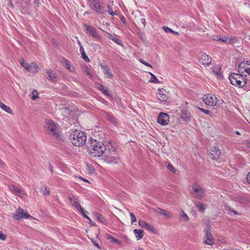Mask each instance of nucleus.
Returning <instances> with one entry per match:
<instances>
[{
	"instance_id": "1",
	"label": "nucleus",
	"mask_w": 250,
	"mask_h": 250,
	"mask_svg": "<svg viewBox=\"0 0 250 250\" xmlns=\"http://www.w3.org/2000/svg\"><path fill=\"white\" fill-rule=\"evenodd\" d=\"M87 147L92 157H99L104 155V159L107 163H117L118 157L116 153V148L111 142H107L104 145L96 139H91L88 142Z\"/></svg>"
},
{
	"instance_id": "2",
	"label": "nucleus",
	"mask_w": 250,
	"mask_h": 250,
	"mask_svg": "<svg viewBox=\"0 0 250 250\" xmlns=\"http://www.w3.org/2000/svg\"><path fill=\"white\" fill-rule=\"evenodd\" d=\"M70 139L74 146L81 147L85 144L87 137L84 132L75 130L70 134Z\"/></svg>"
},
{
	"instance_id": "3",
	"label": "nucleus",
	"mask_w": 250,
	"mask_h": 250,
	"mask_svg": "<svg viewBox=\"0 0 250 250\" xmlns=\"http://www.w3.org/2000/svg\"><path fill=\"white\" fill-rule=\"evenodd\" d=\"M46 127L48 134L56 139H60V131L59 125L56 124L52 120H49L46 122Z\"/></svg>"
},
{
	"instance_id": "4",
	"label": "nucleus",
	"mask_w": 250,
	"mask_h": 250,
	"mask_svg": "<svg viewBox=\"0 0 250 250\" xmlns=\"http://www.w3.org/2000/svg\"><path fill=\"white\" fill-rule=\"evenodd\" d=\"M191 188V194L193 195L195 198L202 199L205 196L206 190L196 182H194L192 184Z\"/></svg>"
},
{
	"instance_id": "5",
	"label": "nucleus",
	"mask_w": 250,
	"mask_h": 250,
	"mask_svg": "<svg viewBox=\"0 0 250 250\" xmlns=\"http://www.w3.org/2000/svg\"><path fill=\"white\" fill-rule=\"evenodd\" d=\"M20 64L28 72L36 73L40 68L36 62L27 63L22 58L20 60Z\"/></svg>"
},
{
	"instance_id": "6",
	"label": "nucleus",
	"mask_w": 250,
	"mask_h": 250,
	"mask_svg": "<svg viewBox=\"0 0 250 250\" xmlns=\"http://www.w3.org/2000/svg\"><path fill=\"white\" fill-rule=\"evenodd\" d=\"M204 232H205V235L203 243L208 245L212 246L214 243V239L211 232V226L210 225L208 224L207 225Z\"/></svg>"
},
{
	"instance_id": "7",
	"label": "nucleus",
	"mask_w": 250,
	"mask_h": 250,
	"mask_svg": "<svg viewBox=\"0 0 250 250\" xmlns=\"http://www.w3.org/2000/svg\"><path fill=\"white\" fill-rule=\"evenodd\" d=\"M166 91L164 89H158L157 93V97L160 101L163 103L164 104L168 105L170 102V99L167 94Z\"/></svg>"
},
{
	"instance_id": "8",
	"label": "nucleus",
	"mask_w": 250,
	"mask_h": 250,
	"mask_svg": "<svg viewBox=\"0 0 250 250\" xmlns=\"http://www.w3.org/2000/svg\"><path fill=\"white\" fill-rule=\"evenodd\" d=\"M203 101L208 105L214 106L217 104V98L214 95L208 94L204 96Z\"/></svg>"
},
{
	"instance_id": "9",
	"label": "nucleus",
	"mask_w": 250,
	"mask_h": 250,
	"mask_svg": "<svg viewBox=\"0 0 250 250\" xmlns=\"http://www.w3.org/2000/svg\"><path fill=\"white\" fill-rule=\"evenodd\" d=\"M13 217L16 220H20L23 218L26 219L31 218V216L29 214L24 212L23 209L20 207L13 214Z\"/></svg>"
},
{
	"instance_id": "10",
	"label": "nucleus",
	"mask_w": 250,
	"mask_h": 250,
	"mask_svg": "<svg viewBox=\"0 0 250 250\" xmlns=\"http://www.w3.org/2000/svg\"><path fill=\"white\" fill-rule=\"evenodd\" d=\"M157 123L161 125H166L168 124L169 121V117L167 113L161 112L158 118Z\"/></svg>"
},
{
	"instance_id": "11",
	"label": "nucleus",
	"mask_w": 250,
	"mask_h": 250,
	"mask_svg": "<svg viewBox=\"0 0 250 250\" xmlns=\"http://www.w3.org/2000/svg\"><path fill=\"white\" fill-rule=\"evenodd\" d=\"M84 26L86 29V33L89 36L95 38L96 39H99L100 36L97 32L96 28L90 26L88 25L85 24Z\"/></svg>"
},
{
	"instance_id": "12",
	"label": "nucleus",
	"mask_w": 250,
	"mask_h": 250,
	"mask_svg": "<svg viewBox=\"0 0 250 250\" xmlns=\"http://www.w3.org/2000/svg\"><path fill=\"white\" fill-rule=\"evenodd\" d=\"M248 62V61H246V62L245 63V62L244 61L243 62H241V63L239 64V73H232L229 76V78H235L234 76L237 75L240 76V77H243V75L241 74L240 73H243V71L241 70L242 68H244V71L248 73V75H250V68H244V65L245 64L247 63Z\"/></svg>"
},
{
	"instance_id": "13",
	"label": "nucleus",
	"mask_w": 250,
	"mask_h": 250,
	"mask_svg": "<svg viewBox=\"0 0 250 250\" xmlns=\"http://www.w3.org/2000/svg\"><path fill=\"white\" fill-rule=\"evenodd\" d=\"M221 154V151L216 146L211 147L208 156L212 160H217Z\"/></svg>"
},
{
	"instance_id": "14",
	"label": "nucleus",
	"mask_w": 250,
	"mask_h": 250,
	"mask_svg": "<svg viewBox=\"0 0 250 250\" xmlns=\"http://www.w3.org/2000/svg\"><path fill=\"white\" fill-rule=\"evenodd\" d=\"M211 58L205 54H203L199 59V63L205 66H208L211 62Z\"/></svg>"
},
{
	"instance_id": "15",
	"label": "nucleus",
	"mask_w": 250,
	"mask_h": 250,
	"mask_svg": "<svg viewBox=\"0 0 250 250\" xmlns=\"http://www.w3.org/2000/svg\"><path fill=\"white\" fill-rule=\"evenodd\" d=\"M230 83L236 86H238L239 88L243 87L247 83V79H242L243 81L239 79H229Z\"/></svg>"
},
{
	"instance_id": "16",
	"label": "nucleus",
	"mask_w": 250,
	"mask_h": 250,
	"mask_svg": "<svg viewBox=\"0 0 250 250\" xmlns=\"http://www.w3.org/2000/svg\"><path fill=\"white\" fill-rule=\"evenodd\" d=\"M103 112L106 120L108 122H110L111 124L115 125H117V119L113 115L112 113H108L106 111H104Z\"/></svg>"
},
{
	"instance_id": "17",
	"label": "nucleus",
	"mask_w": 250,
	"mask_h": 250,
	"mask_svg": "<svg viewBox=\"0 0 250 250\" xmlns=\"http://www.w3.org/2000/svg\"><path fill=\"white\" fill-rule=\"evenodd\" d=\"M179 115L185 121L188 122L190 120V114L186 110H182Z\"/></svg>"
},
{
	"instance_id": "18",
	"label": "nucleus",
	"mask_w": 250,
	"mask_h": 250,
	"mask_svg": "<svg viewBox=\"0 0 250 250\" xmlns=\"http://www.w3.org/2000/svg\"><path fill=\"white\" fill-rule=\"evenodd\" d=\"M101 68L104 71V72L107 74V77L111 78L113 77L112 73L110 71L109 67L105 64L102 63L100 65Z\"/></svg>"
},
{
	"instance_id": "19",
	"label": "nucleus",
	"mask_w": 250,
	"mask_h": 250,
	"mask_svg": "<svg viewBox=\"0 0 250 250\" xmlns=\"http://www.w3.org/2000/svg\"><path fill=\"white\" fill-rule=\"evenodd\" d=\"M214 40L217 41H222L223 42L227 43H232L233 42L234 39L231 38V39H228L226 37H224L223 38L218 37H216V38L213 39Z\"/></svg>"
},
{
	"instance_id": "20",
	"label": "nucleus",
	"mask_w": 250,
	"mask_h": 250,
	"mask_svg": "<svg viewBox=\"0 0 250 250\" xmlns=\"http://www.w3.org/2000/svg\"><path fill=\"white\" fill-rule=\"evenodd\" d=\"M133 232L137 240H140L143 237L144 230L143 229H135L133 230Z\"/></svg>"
},
{
	"instance_id": "21",
	"label": "nucleus",
	"mask_w": 250,
	"mask_h": 250,
	"mask_svg": "<svg viewBox=\"0 0 250 250\" xmlns=\"http://www.w3.org/2000/svg\"><path fill=\"white\" fill-rule=\"evenodd\" d=\"M236 201L243 204H247L249 203L250 200L247 197L238 196L236 197Z\"/></svg>"
},
{
	"instance_id": "22",
	"label": "nucleus",
	"mask_w": 250,
	"mask_h": 250,
	"mask_svg": "<svg viewBox=\"0 0 250 250\" xmlns=\"http://www.w3.org/2000/svg\"><path fill=\"white\" fill-rule=\"evenodd\" d=\"M107 37L114 41L119 45L122 44V42L118 38L116 35H113L110 33H107Z\"/></svg>"
},
{
	"instance_id": "23",
	"label": "nucleus",
	"mask_w": 250,
	"mask_h": 250,
	"mask_svg": "<svg viewBox=\"0 0 250 250\" xmlns=\"http://www.w3.org/2000/svg\"><path fill=\"white\" fill-rule=\"evenodd\" d=\"M95 85L96 88L102 91L104 95L107 96L110 95L108 91L104 88V85L97 83H96Z\"/></svg>"
},
{
	"instance_id": "24",
	"label": "nucleus",
	"mask_w": 250,
	"mask_h": 250,
	"mask_svg": "<svg viewBox=\"0 0 250 250\" xmlns=\"http://www.w3.org/2000/svg\"><path fill=\"white\" fill-rule=\"evenodd\" d=\"M213 73L218 77H223L222 73L221 71V67L220 65H216L212 68Z\"/></svg>"
},
{
	"instance_id": "25",
	"label": "nucleus",
	"mask_w": 250,
	"mask_h": 250,
	"mask_svg": "<svg viewBox=\"0 0 250 250\" xmlns=\"http://www.w3.org/2000/svg\"><path fill=\"white\" fill-rule=\"evenodd\" d=\"M156 212L160 213L161 214L165 216L167 218H171L172 217L171 214L170 212H167V211L161 208H158L156 210Z\"/></svg>"
},
{
	"instance_id": "26",
	"label": "nucleus",
	"mask_w": 250,
	"mask_h": 250,
	"mask_svg": "<svg viewBox=\"0 0 250 250\" xmlns=\"http://www.w3.org/2000/svg\"><path fill=\"white\" fill-rule=\"evenodd\" d=\"M105 238L107 240H110V241L111 242H114L119 245H121L122 244V242L121 241H120L119 240H118L117 239L114 238L113 236H112L111 235H110L108 234H106L105 235Z\"/></svg>"
},
{
	"instance_id": "27",
	"label": "nucleus",
	"mask_w": 250,
	"mask_h": 250,
	"mask_svg": "<svg viewBox=\"0 0 250 250\" xmlns=\"http://www.w3.org/2000/svg\"><path fill=\"white\" fill-rule=\"evenodd\" d=\"M194 204L198 211L202 212L205 211L206 208L205 207L203 203L198 202H195Z\"/></svg>"
},
{
	"instance_id": "28",
	"label": "nucleus",
	"mask_w": 250,
	"mask_h": 250,
	"mask_svg": "<svg viewBox=\"0 0 250 250\" xmlns=\"http://www.w3.org/2000/svg\"><path fill=\"white\" fill-rule=\"evenodd\" d=\"M62 63L63 64V66L67 68L70 71H72L73 70V68L71 69L70 62L66 59H65L64 58H62Z\"/></svg>"
},
{
	"instance_id": "29",
	"label": "nucleus",
	"mask_w": 250,
	"mask_h": 250,
	"mask_svg": "<svg viewBox=\"0 0 250 250\" xmlns=\"http://www.w3.org/2000/svg\"><path fill=\"white\" fill-rule=\"evenodd\" d=\"M73 206L74 207H75L78 211L80 212H83V208L79 203L78 199L76 198H74V201L73 202Z\"/></svg>"
},
{
	"instance_id": "30",
	"label": "nucleus",
	"mask_w": 250,
	"mask_h": 250,
	"mask_svg": "<svg viewBox=\"0 0 250 250\" xmlns=\"http://www.w3.org/2000/svg\"><path fill=\"white\" fill-rule=\"evenodd\" d=\"M0 107L5 111L8 113H12V110L10 107L6 105L2 102H0Z\"/></svg>"
},
{
	"instance_id": "31",
	"label": "nucleus",
	"mask_w": 250,
	"mask_h": 250,
	"mask_svg": "<svg viewBox=\"0 0 250 250\" xmlns=\"http://www.w3.org/2000/svg\"><path fill=\"white\" fill-rule=\"evenodd\" d=\"M94 216L96 218L98 221H99L100 222L104 223L105 221V218L104 217V216L98 212H95L94 213Z\"/></svg>"
},
{
	"instance_id": "32",
	"label": "nucleus",
	"mask_w": 250,
	"mask_h": 250,
	"mask_svg": "<svg viewBox=\"0 0 250 250\" xmlns=\"http://www.w3.org/2000/svg\"><path fill=\"white\" fill-rule=\"evenodd\" d=\"M90 1L92 8L95 10L98 7V5L100 4L99 0H90Z\"/></svg>"
},
{
	"instance_id": "33",
	"label": "nucleus",
	"mask_w": 250,
	"mask_h": 250,
	"mask_svg": "<svg viewBox=\"0 0 250 250\" xmlns=\"http://www.w3.org/2000/svg\"><path fill=\"white\" fill-rule=\"evenodd\" d=\"M96 12L101 14H104L106 12V10L104 6H102L101 4L98 5V7L95 10Z\"/></svg>"
},
{
	"instance_id": "34",
	"label": "nucleus",
	"mask_w": 250,
	"mask_h": 250,
	"mask_svg": "<svg viewBox=\"0 0 250 250\" xmlns=\"http://www.w3.org/2000/svg\"><path fill=\"white\" fill-rule=\"evenodd\" d=\"M10 190L13 192L20 193L21 190L14 185H11L9 187Z\"/></svg>"
},
{
	"instance_id": "35",
	"label": "nucleus",
	"mask_w": 250,
	"mask_h": 250,
	"mask_svg": "<svg viewBox=\"0 0 250 250\" xmlns=\"http://www.w3.org/2000/svg\"><path fill=\"white\" fill-rule=\"evenodd\" d=\"M32 94V96L31 98L32 100H36V99H37L39 98L38 92L36 89H34L33 91Z\"/></svg>"
},
{
	"instance_id": "36",
	"label": "nucleus",
	"mask_w": 250,
	"mask_h": 250,
	"mask_svg": "<svg viewBox=\"0 0 250 250\" xmlns=\"http://www.w3.org/2000/svg\"><path fill=\"white\" fill-rule=\"evenodd\" d=\"M137 35L140 38L142 42H146V39L142 32L139 31L137 32Z\"/></svg>"
},
{
	"instance_id": "37",
	"label": "nucleus",
	"mask_w": 250,
	"mask_h": 250,
	"mask_svg": "<svg viewBox=\"0 0 250 250\" xmlns=\"http://www.w3.org/2000/svg\"><path fill=\"white\" fill-rule=\"evenodd\" d=\"M225 210L229 212V213H233L234 214L237 215L239 213L234 209L231 208L229 206H226L225 207Z\"/></svg>"
},
{
	"instance_id": "38",
	"label": "nucleus",
	"mask_w": 250,
	"mask_h": 250,
	"mask_svg": "<svg viewBox=\"0 0 250 250\" xmlns=\"http://www.w3.org/2000/svg\"><path fill=\"white\" fill-rule=\"evenodd\" d=\"M167 169L169 170H170V171L172 172L173 173H175L176 172V170L175 169V168L172 166V165H171V164H170L168 162H167Z\"/></svg>"
},
{
	"instance_id": "39",
	"label": "nucleus",
	"mask_w": 250,
	"mask_h": 250,
	"mask_svg": "<svg viewBox=\"0 0 250 250\" xmlns=\"http://www.w3.org/2000/svg\"><path fill=\"white\" fill-rule=\"evenodd\" d=\"M146 230H148V231H150L152 232H154L155 233V229L154 228V227L150 225L148 223V224L147 225L146 228H145Z\"/></svg>"
},
{
	"instance_id": "40",
	"label": "nucleus",
	"mask_w": 250,
	"mask_h": 250,
	"mask_svg": "<svg viewBox=\"0 0 250 250\" xmlns=\"http://www.w3.org/2000/svg\"><path fill=\"white\" fill-rule=\"evenodd\" d=\"M138 224L142 228H146L147 225L148 224V223L145 222V221H142V220H139L138 221Z\"/></svg>"
},
{
	"instance_id": "41",
	"label": "nucleus",
	"mask_w": 250,
	"mask_h": 250,
	"mask_svg": "<svg viewBox=\"0 0 250 250\" xmlns=\"http://www.w3.org/2000/svg\"><path fill=\"white\" fill-rule=\"evenodd\" d=\"M107 8L108 9V12L110 15L113 16L117 15V14L115 12L113 11L112 8L110 5H107Z\"/></svg>"
},
{
	"instance_id": "42",
	"label": "nucleus",
	"mask_w": 250,
	"mask_h": 250,
	"mask_svg": "<svg viewBox=\"0 0 250 250\" xmlns=\"http://www.w3.org/2000/svg\"><path fill=\"white\" fill-rule=\"evenodd\" d=\"M130 216L131 217V224H132L136 221V218L134 214L132 212H130Z\"/></svg>"
},
{
	"instance_id": "43",
	"label": "nucleus",
	"mask_w": 250,
	"mask_h": 250,
	"mask_svg": "<svg viewBox=\"0 0 250 250\" xmlns=\"http://www.w3.org/2000/svg\"><path fill=\"white\" fill-rule=\"evenodd\" d=\"M44 196H48L50 195V189L48 187H45L44 188V191L43 193Z\"/></svg>"
},
{
	"instance_id": "44",
	"label": "nucleus",
	"mask_w": 250,
	"mask_h": 250,
	"mask_svg": "<svg viewBox=\"0 0 250 250\" xmlns=\"http://www.w3.org/2000/svg\"><path fill=\"white\" fill-rule=\"evenodd\" d=\"M82 56L83 59L85 60L86 62H89L90 59L88 58L85 53H82Z\"/></svg>"
},
{
	"instance_id": "45",
	"label": "nucleus",
	"mask_w": 250,
	"mask_h": 250,
	"mask_svg": "<svg viewBox=\"0 0 250 250\" xmlns=\"http://www.w3.org/2000/svg\"><path fill=\"white\" fill-rule=\"evenodd\" d=\"M163 28L164 30L167 33H169V32L172 33V32H173L172 29H171V28H170L167 26H163Z\"/></svg>"
},
{
	"instance_id": "46",
	"label": "nucleus",
	"mask_w": 250,
	"mask_h": 250,
	"mask_svg": "<svg viewBox=\"0 0 250 250\" xmlns=\"http://www.w3.org/2000/svg\"><path fill=\"white\" fill-rule=\"evenodd\" d=\"M182 216L183 218V220H184L185 221H188L189 220V218H188V216L183 211H182Z\"/></svg>"
},
{
	"instance_id": "47",
	"label": "nucleus",
	"mask_w": 250,
	"mask_h": 250,
	"mask_svg": "<svg viewBox=\"0 0 250 250\" xmlns=\"http://www.w3.org/2000/svg\"><path fill=\"white\" fill-rule=\"evenodd\" d=\"M198 108L200 111L205 113L206 114H209L210 112V110H206L201 107H198Z\"/></svg>"
},
{
	"instance_id": "48",
	"label": "nucleus",
	"mask_w": 250,
	"mask_h": 250,
	"mask_svg": "<svg viewBox=\"0 0 250 250\" xmlns=\"http://www.w3.org/2000/svg\"><path fill=\"white\" fill-rule=\"evenodd\" d=\"M48 169H49V170L51 173V174H54L53 167L50 163H49L48 164Z\"/></svg>"
},
{
	"instance_id": "49",
	"label": "nucleus",
	"mask_w": 250,
	"mask_h": 250,
	"mask_svg": "<svg viewBox=\"0 0 250 250\" xmlns=\"http://www.w3.org/2000/svg\"><path fill=\"white\" fill-rule=\"evenodd\" d=\"M160 83L159 79H149L148 81V83Z\"/></svg>"
},
{
	"instance_id": "50",
	"label": "nucleus",
	"mask_w": 250,
	"mask_h": 250,
	"mask_svg": "<svg viewBox=\"0 0 250 250\" xmlns=\"http://www.w3.org/2000/svg\"><path fill=\"white\" fill-rule=\"evenodd\" d=\"M6 238V235L2 233L1 231L0 232V239L2 240H5Z\"/></svg>"
},
{
	"instance_id": "51",
	"label": "nucleus",
	"mask_w": 250,
	"mask_h": 250,
	"mask_svg": "<svg viewBox=\"0 0 250 250\" xmlns=\"http://www.w3.org/2000/svg\"><path fill=\"white\" fill-rule=\"evenodd\" d=\"M140 62L146 66L151 67V65L143 59H140Z\"/></svg>"
},
{
	"instance_id": "52",
	"label": "nucleus",
	"mask_w": 250,
	"mask_h": 250,
	"mask_svg": "<svg viewBox=\"0 0 250 250\" xmlns=\"http://www.w3.org/2000/svg\"><path fill=\"white\" fill-rule=\"evenodd\" d=\"M46 72H47V76H48V77H49V78H56V77H55V76L52 77L51 75V72L50 70H47Z\"/></svg>"
},
{
	"instance_id": "53",
	"label": "nucleus",
	"mask_w": 250,
	"mask_h": 250,
	"mask_svg": "<svg viewBox=\"0 0 250 250\" xmlns=\"http://www.w3.org/2000/svg\"><path fill=\"white\" fill-rule=\"evenodd\" d=\"M120 20L124 24H126V20H125V18L124 17V16H121L120 17Z\"/></svg>"
},
{
	"instance_id": "54",
	"label": "nucleus",
	"mask_w": 250,
	"mask_h": 250,
	"mask_svg": "<svg viewBox=\"0 0 250 250\" xmlns=\"http://www.w3.org/2000/svg\"><path fill=\"white\" fill-rule=\"evenodd\" d=\"M81 212L82 213L83 216V217L87 219L88 220H90V218L84 213L83 209V212Z\"/></svg>"
},
{
	"instance_id": "55",
	"label": "nucleus",
	"mask_w": 250,
	"mask_h": 250,
	"mask_svg": "<svg viewBox=\"0 0 250 250\" xmlns=\"http://www.w3.org/2000/svg\"><path fill=\"white\" fill-rule=\"evenodd\" d=\"M247 181L250 184V172L248 173L247 176Z\"/></svg>"
},
{
	"instance_id": "56",
	"label": "nucleus",
	"mask_w": 250,
	"mask_h": 250,
	"mask_svg": "<svg viewBox=\"0 0 250 250\" xmlns=\"http://www.w3.org/2000/svg\"><path fill=\"white\" fill-rule=\"evenodd\" d=\"M141 22H142V23H143L144 25V27L146 26V20L145 18H142L141 19Z\"/></svg>"
},
{
	"instance_id": "57",
	"label": "nucleus",
	"mask_w": 250,
	"mask_h": 250,
	"mask_svg": "<svg viewBox=\"0 0 250 250\" xmlns=\"http://www.w3.org/2000/svg\"><path fill=\"white\" fill-rule=\"evenodd\" d=\"M80 51L81 54L83 53H85L84 48L82 45H81V46H80Z\"/></svg>"
},
{
	"instance_id": "58",
	"label": "nucleus",
	"mask_w": 250,
	"mask_h": 250,
	"mask_svg": "<svg viewBox=\"0 0 250 250\" xmlns=\"http://www.w3.org/2000/svg\"><path fill=\"white\" fill-rule=\"evenodd\" d=\"M246 146L247 147L250 148V141H247Z\"/></svg>"
},
{
	"instance_id": "59",
	"label": "nucleus",
	"mask_w": 250,
	"mask_h": 250,
	"mask_svg": "<svg viewBox=\"0 0 250 250\" xmlns=\"http://www.w3.org/2000/svg\"><path fill=\"white\" fill-rule=\"evenodd\" d=\"M74 198H75V197L72 196H69L68 197V199L70 201H74Z\"/></svg>"
},
{
	"instance_id": "60",
	"label": "nucleus",
	"mask_w": 250,
	"mask_h": 250,
	"mask_svg": "<svg viewBox=\"0 0 250 250\" xmlns=\"http://www.w3.org/2000/svg\"><path fill=\"white\" fill-rule=\"evenodd\" d=\"M89 220V224H90V225H92V226H96V224H95V222H94L92 221L91 220V219H90V220Z\"/></svg>"
},
{
	"instance_id": "61",
	"label": "nucleus",
	"mask_w": 250,
	"mask_h": 250,
	"mask_svg": "<svg viewBox=\"0 0 250 250\" xmlns=\"http://www.w3.org/2000/svg\"><path fill=\"white\" fill-rule=\"evenodd\" d=\"M80 179H82L83 181L84 182H89V181L87 179H85V178H84L83 177H80Z\"/></svg>"
},
{
	"instance_id": "62",
	"label": "nucleus",
	"mask_w": 250,
	"mask_h": 250,
	"mask_svg": "<svg viewBox=\"0 0 250 250\" xmlns=\"http://www.w3.org/2000/svg\"><path fill=\"white\" fill-rule=\"evenodd\" d=\"M150 75H151V78H157L156 77V76H155L154 74H152V73H150Z\"/></svg>"
},
{
	"instance_id": "63",
	"label": "nucleus",
	"mask_w": 250,
	"mask_h": 250,
	"mask_svg": "<svg viewBox=\"0 0 250 250\" xmlns=\"http://www.w3.org/2000/svg\"><path fill=\"white\" fill-rule=\"evenodd\" d=\"M172 33H174V34L175 35H178L179 34V33L178 32H176V31H174L173 30V32H172Z\"/></svg>"
},
{
	"instance_id": "64",
	"label": "nucleus",
	"mask_w": 250,
	"mask_h": 250,
	"mask_svg": "<svg viewBox=\"0 0 250 250\" xmlns=\"http://www.w3.org/2000/svg\"><path fill=\"white\" fill-rule=\"evenodd\" d=\"M3 164H4L3 162L0 159V166H2V165H3Z\"/></svg>"
}]
</instances>
